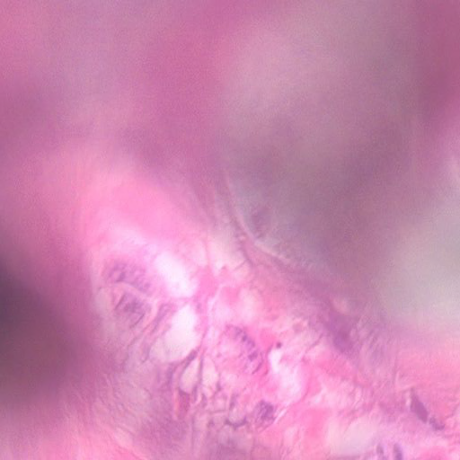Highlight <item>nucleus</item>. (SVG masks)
<instances>
[{"label":"nucleus","instance_id":"obj_1","mask_svg":"<svg viewBox=\"0 0 460 460\" xmlns=\"http://www.w3.org/2000/svg\"><path fill=\"white\" fill-rule=\"evenodd\" d=\"M37 310H38V314H40V317L46 318L49 321H53V316L51 314V312L49 310V308H47L46 305L40 304Z\"/></svg>","mask_w":460,"mask_h":460}]
</instances>
